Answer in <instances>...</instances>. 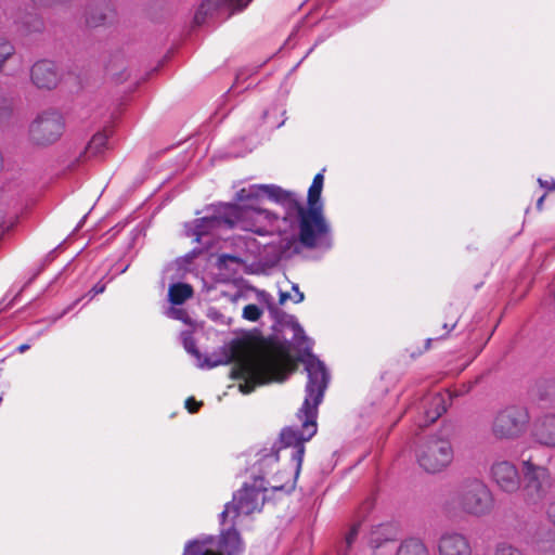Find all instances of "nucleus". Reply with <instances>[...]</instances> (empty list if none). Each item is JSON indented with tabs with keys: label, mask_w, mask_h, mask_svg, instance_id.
Wrapping results in <instances>:
<instances>
[{
	"label": "nucleus",
	"mask_w": 555,
	"mask_h": 555,
	"mask_svg": "<svg viewBox=\"0 0 555 555\" xmlns=\"http://www.w3.org/2000/svg\"><path fill=\"white\" fill-rule=\"evenodd\" d=\"M294 331L295 339L304 346V352L299 356V362L302 363L308 377L305 387V400L297 414L301 426L284 428L280 434L279 447L273 446L270 451L262 450L257 454L260 469H262V466L272 469L279 462L280 452L288 451L294 469L293 480L285 485H270L274 491L294 490L296 479L301 470L305 443L317 434L318 408L323 401L331 379V374L325 363L311 351L312 344L305 335L304 328L296 324Z\"/></svg>",
	"instance_id": "1"
},
{
	"label": "nucleus",
	"mask_w": 555,
	"mask_h": 555,
	"mask_svg": "<svg viewBox=\"0 0 555 555\" xmlns=\"http://www.w3.org/2000/svg\"><path fill=\"white\" fill-rule=\"evenodd\" d=\"M268 196L285 211L283 236L275 251L274 260L287 258L291 248L298 240L309 249L330 250L333 246L332 228L320 207L305 208L296 193L282 189L276 184H251L237 191V199L248 201Z\"/></svg>",
	"instance_id": "2"
},
{
	"label": "nucleus",
	"mask_w": 555,
	"mask_h": 555,
	"mask_svg": "<svg viewBox=\"0 0 555 555\" xmlns=\"http://www.w3.org/2000/svg\"><path fill=\"white\" fill-rule=\"evenodd\" d=\"M253 469L260 474L254 475L251 482H245L219 514L220 534L190 541L183 555H243L245 543L237 526L245 517L261 512L269 485L266 475L271 470L266 466L260 469L258 461Z\"/></svg>",
	"instance_id": "3"
},
{
	"label": "nucleus",
	"mask_w": 555,
	"mask_h": 555,
	"mask_svg": "<svg viewBox=\"0 0 555 555\" xmlns=\"http://www.w3.org/2000/svg\"><path fill=\"white\" fill-rule=\"evenodd\" d=\"M263 197L241 202L236 193L237 203H229L232 229L248 231L259 236L279 235L282 238L283 228L288 224L285 221V214L280 216L254 204Z\"/></svg>",
	"instance_id": "4"
},
{
	"label": "nucleus",
	"mask_w": 555,
	"mask_h": 555,
	"mask_svg": "<svg viewBox=\"0 0 555 555\" xmlns=\"http://www.w3.org/2000/svg\"><path fill=\"white\" fill-rule=\"evenodd\" d=\"M447 505L465 514L481 517L491 513L494 498L481 479L468 478L451 494Z\"/></svg>",
	"instance_id": "5"
},
{
	"label": "nucleus",
	"mask_w": 555,
	"mask_h": 555,
	"mask_svg": "<svg viewBox=\"0 0 555 555\" xmlns=\"http://www.w3.org/2000/svg\"><path fill=\"white\" fill-rule=\"evenodd\" d=\"M234 374L243 380L240 390L247 395L257 386L279 379V362L269 353L245 357L237 361Z\"/></svg>",
	"instance_id": "6"
},
{
	"label": "nucleus",
	"mask_w": 555,
	"mask_h": 555,
	"mask_svg": "<svg viewBox=\"0 0 555 555\" xmlns=\"http://www.w3.org/2000/svg\"><path fill=\"white\" fill-rule=\"evenodd\" d=\"M415 455L418 465L425 472L437 474L450 466L454 451L448 438L431 435L418 444Z\"/></svg>",
	"instance_id": "7"
},
{
	"label": "nucleus",
	"mask_w": 555,
	"mask_h": 555,
	"mask_svg": "<svg viewBox=\"0 0 555 555\" xmlns=\"http://www.w3.org/2000/svg\"><path fill=\"white\" fill-rule=\"evenodd\" d=\"M521 466L524 476V500L529 505L542 503L553 487L550 470L542 465L535 464L532 456L524 459Z\"/></svg>",
	"instance_id": "8"
},
{
	"label": "nucleus",
	"mask_w": 555,
	"mask_h": 555,
	"mask_svg": "<svg viewBox=\"0 0 555 555\" xmlns=\"http://www.w3.org/2000/svg\"><path fill=\"white\" fill-rule=\"evenodd\" d=\"M530 416L521 405H509L501 410L492 423V434L500 440H512L520 437L527 429Z\"/></svg>",
	"instance_id": "9"
},
{
	"label": "nucleus",
	"mask_w": 555,
	"mask_h": 555,
	"mask_svg": "<svg viewBox=\"0 0 555 555\" xmlns=\"http://www.w3.org/2000/svg\"><path fill=\"white\" fill-rule=\"evenodd\" d=\"M229 203L220 204L214 209V212L209 216L195 219L191 224L192 228H188L186 234L194 237L197 243L205 246H209L212 242L211 237L222 229H232Z\"/></svg>",
	"instance_id": "10"
},
{
	"label": "nucleus",
	"mask_w": 555,
	"mask_h": 555,
	"mask_svg": "<svg viewBox=\"0 0 555 555\" xmlns=\"http://www.w3.org/2000/svg\"><path fill=\"white\" fill-rule=\"evenodd\" d=\"M65 128L63 116L55 111L38 115L29 127L30 139L36 144H50L60 139Z\"/></svg>",
	"instance_id": "11"
},
{
	"label": "nucleus",
	"mask_w": 555,
	"mask_h": 555,
	"mask_svg": "<svg viewBox=\"0 0 555 555\" xmlns=\"http://www.w3.org/2000/svg\"><path fill=\"white\" fill-rule=\"evenodd\" d=\"M251 0H205L197 9L194 22L206 23L207 18L225 20L232 14L244 10Z\"/></svg>",
	"instance_id": "12"
},
{
	"label": "nucleus",
	"mask_w": 555,
	"mask_h": 555,
	"mask_svg": "<svg viewBox=\"0 0 555 555\" xmlns=\"http://www.w3.org/2000/svg\"><path fill=\"white\" fill-rule=\"evenodd\" d=\"M493 483L505 493H515L520 489L521 477L518 467L512 461L496 459L489 469Z\"/></svg>",
	"instance_id": "13"
},
{
	"label": "nucleus",
	"mask_w": 555,
	"mask_h": 555,
	"mask_svg": "<svg viewBox=\"0 0 555 555\" xmlns=\"http://www.w3.org/2000/svg\"><path fill=\"white\" fill-rule=\"evenodd\" d=\"M438 555H472V546L463 533L446 531L438 539Z\"/></svg>",
	"instance_id": "14"
},
{
	"label": "nucleus",
	"mask_w": 555,
	"mask_h": 555,
	"mask_svg": "<svg viewBox=\"0 0 555 555\" xmlns=\"http://www.w3.org/2000/svg\"><path fill=\"white\" fill-rule=\"evenodd\" d=\"M33 83L39 89H52L56 87L60 75L56 65L48 60L35 63L30 70Z\"/></svg>",
	"instance_id": "15"
},
{
	"label": "nucleus",
	"mask_w": 555,
	"mask_h": 555,
	"mask_svg": "<svg viewBox=\"0 0 555 555\" xmlns=\"http://www.w3.org/2000/svg\"><path fill=\"white\" fill-rule=\"evenodd\" d=\"M116 12L107 0H99L91 4L86 12V24L89 27H99L112 23Z\"/></svg>",
	"instance_id": "16"
},
{
	"label": "nucleus",
	"mask_w": 555,
	"mask_h": 555,
	"mask_svg": "<svg viewBox=\"0 0 555 555\" xmlns=\"http://www.w3.org/2000/svg\"><path fill=\"white\" fill-rule=\"evenodd\" d=\"M532 437L541 446L555 448V414L539 417L533 424Z\"/></svg>",
	"instance_id": "17"
},
{
	"label": "nucleus",
	"mask_w": 555,
	"mask_h": 555,
	"mask_svg": "<svg viewBox=\"0 0 555 555\" xmlns=\"http://www.w3.org/2000/svg\"><path fill=\"white\" fill-rule=\"evenodd\" d=\"M7 65H10L9 76H14L24 67L22 55L17 54L14 44L5 37L0 36V72H4Z\"/></svg>",
	"instance_id": "18"
},
{
	"label": "nucleus",
	"mask_w": 555,
	"mask_h": 555,
	"mask_svg": "<svg viewBox=\"0 0 555 555\" xmlns=\"http://www.w3.org/2000/svg\"><path fill=\"white\" fill-rule=\"evenodd\" d=\"M14 25L15 31L21 36L41 33L44 27L42 18L33 12L18 13L14 20Z\"/></svg>",
	"instance_id": "19"
},
{
	"label": "nucleus",
	"mask_w": 555,
	"mask_h": 555,
	"mask_svg": "<svg viewBox=\"0 0 555 555\" xmlns=\"http://www.w3.org/2000/svg\"><path fill=\"white\" fill-rule=\"evenodd\" d=\"M396 529L389 524H380L373 528L370 534V544L372 548L383 550L385 544L395 540Z\"/></svg>",
	"instance_id": "20"
},
{
	"label": "nucleus",
	"mask_w": 555,
	"mask_h": 555,
	"mask_svg": "<svg viewBox=\"0 0 555 555\" xmlns=\"http://www.w3.org/2000/svg\"><path fill=\"white\" fill-rule=\"evenodd\" d=\"M395 555H430V553L422 539L411 537L401 541Z\"/></svg>",
	"instance_id": "21"
},
{
	"label": "nucleus",
	"mask_w": 555,
	"mask_h": 555,
	"mask_svg": "<svg viewBox=\"0 0 555 555\" xmlns=\"http://www.w3.org/2000/svg\"><path fill=\"white\" fill-rule=\"evenodd\" d=\"M237 358V347L234 344L225 345L220 349V354H214L212 358H207L205 363H201V367H215L221 364H228Z\"/></svg>",
	"instance_id": "22"
},
{
	"label": "nucleus",
	"mask_w": 555,
	"mask_h": 555,
	"mask_svg": "<svg viewBox=\"0 0 555 555\" xmlns=\"http://www.w3.org/2000/svg\"><path fill=\"white\" fill-rule=\"evenodd\" d=\"M447 412L446 398L441 393H436L429 399V406L425 411L426 425L436 422L443 413Z\"/></svg>",
	"instance_id": "23"
},
{
	"label": "nucleus",
	"mask_w": 555,
	"mask_h": 555,
	"mask_svg": "<svg viewBox=\"0 0 555 555\" xmlns=\"http://www.w3.org/2000/svg\"><path fill=\"white\" fill-rule=\"evenodd\" d=\"M108 134L105 131L96 132L85 149L86 157H98L107 149Z\"/></svg>",
	"instance_id": "24"
},
{
	"label": "nucleus",
	"mask_w": 555,
	"mask_h": 555,
	"mask_svg": "<svg viewBox=\"0 0 555 555\" xmlns=\"http://www.w3.org/2000/svg\"><path fill=\"white\" fill-rule=\"evenodd\" d=\"M193 296V288L185 283H173L169 286L168 298L172 305H182Z\"/></svg>",
	"instance_id": "25"
},
{
	"label": "nucleus",
	"mask_w": 555,
	"mask_h": 555,
	"mask_svg": "<svg viewBox=\"0 0 555 555\" xmlns=\"http://www.w3.org/2000/svg\"><path fill=\"white\" fill-rule=\"evenodd\" d=\"M323 182V173H317L313 178L312 184L308 190V207H320L321 209H323V203L321 201Z\"/></svg>",
	"instance_id": "26"
},
{
	"label": "nucleus",
	"mask_w": 555,
	"mask_h": 555,
	"mask_svg": "<svg viewBox=\"0 0 555 555\" xmlns=\"http://www.w3.org/2000/svg\"><path fill=\"white\" fill-rule=\"evenodd\" d=\"M181 340L186 352L192 354L196 359H199V351L196 348L195 339L190 331H184L181 333Z\"/></svg>",
	"instance_id": "27"
},
{
	"label": "nucleus",
	"mask_w": 555,
	"mask_h": 555,
	"mask_svg": "<svg viewBox=\"0 0 555 555\" xmlns=\"http://www.w3.org/2000/svg\"><path fill=\"white\" fill-rule=\"evenodd\" d=\"M261 314V309L254 304L247 305L243 309V318L251 322L258 321Z\"/></svg>",
	"instance_id": "28"
},
{
	"label": "nucleus",
	"mask_w": 555,
	"mask_h": 555,
	"mask_svg": "<svg viewBox=\"0 0 555 555\" xmlns=\"http://www.w3.org/2000/svg\"><path fill=\"white\" fill-rule=\"evenodd\" d=\"M494 555H524L521 551L507 543H499Z\"/></svg>",
	"instance_id": "29"
},
{
	"label": "nucleus",
	"mask_w": 555,
	"mask_h": 555,
	"mask_svg": "<svg viewBox=\"0 0 555 555\" xmlns=\"http://www.w3.org/2000/svg\"><path fill=\"white\" fill-rule=\"evenodd\" d=\"M80 301V298L74 301L72 305L67 306L65 309L62 310V312L57 314H52L42 320V322H47L50 325H53L56 323L61 318H63L65 314H67L78 302Z\"/></svg>",
	"instance_id": "30"
},
{
	"label": "nucleus",
	"mask_w": 555,
	"mask_h": 555,
	"mask_svg": "<svg viewBox=\"0 0 555 555\" xmlns=\"http://www.w3.org/2000/svg\"><path fill=\"white\" fill-rule=\"evenodd\" d=\"M361 524H357V525H353L350 529V531L348 532V534L346 535V544H347V547H350L351 544L353 543V541L356 540V538L358 537L359 532H360V528H361Z\"/></svg>",
	"instance_id": "31"
},
{
	"label": "nucleus",
	"mask_w": 555,
	"mask_h": 555,
	"mask_svg": "<svg viewBox=\"0 0 555 555\" xmlns=\"http://www.w3.org/2000/svg\"><path fill=\"white\" fill-rule=\"evenodd\" d=\"M202 402H197L193 397H190L185 400V408L190 413H195L198 411Z\"/></svg>",
	"instance_id": "32"
},
{
	"label": "nucleus",
	"mask_w": 555,
	"mask_h": 555,
	"mask_svg": "<svg viewBox=\"0 0 555 555\" xmlns=\"http://www.w3.org/2000/svg\"><path fill=\"white\" fill-rule=\"evenodd\" d=\"M219 261L223 264H227V262H233V263H241L242 259L234 255L223 254L219 257Z\"/></svg>",
	"instance_id": "33"
},
{
	"label": "nucleus",
	"mask_w": 555,
	"mask_h": 555,
	"mask_svg": "<svg viewBox=\"0 0 555 555\" xmlns=\"http://www.w3.org/2000/svg\"><path fill=\"white\" fill-rule=\"evenodd\" d=\"M457 320H459V314L457 313H454L451 318H450V321H446L443 323V328L447 330V332H450L451 330H453L457 323Z\"/></svg>",
	"instance_id": "34"
},
{
	"label": "nucleus",
	"mask_w": 555,
	"mask_h": 555,
	"mask_svg": "<svg viewBox=\"0 0 555 555\" xmlns=\"http://www.w3.org/2000/svg\"><path fill=\"white\" fill-rule=\"evenodd\" d=\"M546 515L550 522L555 526V500L548 504Z\"/></svg>",
	"instance_id": "35"
},
{
	"label": "nucleus",
	"mask_w": 555,
	"mask_h": 555,
	"mask_svg": "<svg viewBox=\"0 0 555 555\" xmlns=\"http://www.w3.org/2000/svg\"><path fill=\"white\" fill-rule=\"evenodd\" d=\"M292 289L295 292V296L293 297V301L295 304H299L304 301L305 295L299 291V287L297 284H293Z\"/></svg>",
	"instance_id": "36"
},
{
	"label": "nucleus",
	"mask_w": 555,
	"mask_h": 555,
	"mask_svg": "<svg viewBox=\"0 0 555 555\" xmlns=\"http://www.w3.org/2000/svg\"><path fill=\"white\" fill-rule=\"evenodd\" d=\"M169 314L173 319L185 321L186 313L182 309H171Z\"/></svg>",
	"instance_id": "37"
},
{
	"label": "nucleus",
	"mask_w": 555,
	"mask_h": 555,
	"mask_svg": "<svg viewBox=\"0 0 555 555\" xmlns=\"http://www.w3.org/2000/svg\"><path fill=\"white\" fill-rule=\"evenodd\" d=\"M10 113H11L10 105L7 102H4L0 106V121L8 118L10 116Z\"/></svg>",
	"instance_id": "38"
},
{
	"label": "nucleus",
	"mask_w": 555,
	"mask_h": 555,
	"mask_svg": "<svg viewBox=\"0 0 555 555\" xmlns=\"http://www.w3.org/2000/svg\"><path fill=\"white\" fill-rule=\"evenodd\" d=\"M105 287L106 285L102 282H98L90 291V293L92 294V297L98 295V294H102L104 291H105Z\"/></svg>",
	"instance_id": "39"
},
{
	"label": "nucleus",
	"mask_w": 555,
	"mask_h": 555,
	"mask_svg": "<svg viewBox=\"0 0 555 555\" xmlns=\"http://www.w3.org/2000/svg\"><path fill=\"white\" fill-rule=\"evenodd\" d=\"M289 298H291V295L287 292H280V304L281 305H283Z\"/></svg>",
	"instance_id": "40"
},
{
	"label": "nucleus",
	"mask_w": 555,
	"mask_h": 555,
	"mask_svg": "<svg viewBox=\"0 0 555 555\" xmlns=\"http://www.w3.org/2000/svg\"><path fill=\"white\" fill-rule=\"evenodd\" d=\"M30 348V344H22L20 345L16 350L17 352L20 353H24L25 351H27L28 349Z\"/></svg>",
	"instance_id": "41"
},
{
	"label": "nucleus",
	"mask_w": 555,
	"mask_h": 555,
	"mask_svg": "<svg viewBox=\"0 0 555 555\" xmlns=\"http://www.w3.org/2000/svg\"><path fill=\"white\" fill-rule=\"evenodd\" d=\"M391 554V551H388L387 553H385L383 550H376V548H373V553L372 555H390Z\"/></svg>",
	"instance_id": "42"
},
{
	"label": "nucleus",
	"mask_w": 555,
	"mask_h": 555,
	"mask_svg": "<svg viewBox=\"0 0 555 555\" xmlns=\"http://www.w3.org/2000/svg\"><path fill=\"white\" fill-rule=\"evenodd\" d=\"M544 197H545V196H544V195H542V196L538 199V202H537V207H538V209H542V205H543Z\"/></svg>",
	"instance_id": "43"
},
{
	"label": "nucleus",
	"mask_w": 555,
	"mask_h": 555,
	"mask_svg": "<svg viewBox=\"0 0 555 555\" xmlns=\"http://www.w3.org/2000/svg\"><path fill=\"white\" fill-rule=\"evenodd\" d=\"M539 183H540V185H541V186H543V188H548V186H547V182H546V181H543L542 179H539Z\"/></svg>",
	"instance_id": "44"
},
{
	"label": "nucleus",
	"mask_w": 555,
	"mask_h": 555,
	"mask_svg": "<svg viewBox=\"0 0 555 555\" xmlns=\"http://www.w3.org/2000/svg\"><path fill=\"white\" fill-rule=\"evenodd\" d=\"M37 274H39V271H38L37 273H35V274L33 275V278H31V279H29V281H28V283H27V284L31 283V282H33V280L37 276Z\"/></svg>",
	"instance_id": "45"
},
{
	"label": "nucleus",
	"mask_w": 555,
	"mask_h": 555,
	"mask_svg": "<svg viewBox=\"0 0 555 555\" xmlns=\"http://www.w3.org/2000/svg\"><path fill=\"white\" fill-rule=\"evenodd\" d=\"M44 331H40L35 338H39L42 334H43Z\"/></svg>",
	"instance_id": "46"
},
{
	"label": "nucleus",
	"mask_w": 555,
	"mask_h": 555,
	"mask_svg": "<svg viewBox=\"0 0 555 555\" xmlns=\"http://www.w3.org/2000/svg\"><path fill=\"white\" fill-rule=\"evenodd\" d=\"M294 36H295V33H292V34L289 35L288 41H289V40H292V38H293Z\"/></svg>",
	"instance_id": "47"
},
{
	"label": "nucleus",
	"mask_w": 555,
	"mask_h": 555,
	"mask_svg": "<svg viewBox=\"0 0 555 555\" xmlns=\"http://www.w3.org/2000/svg\"><path fill=\"white\" fill-rule=\"evenodd\" d=\"M262 296L270 297V294L263 293Z\"/></svg>",
	"instance_id": "48"
}]
</instances>
